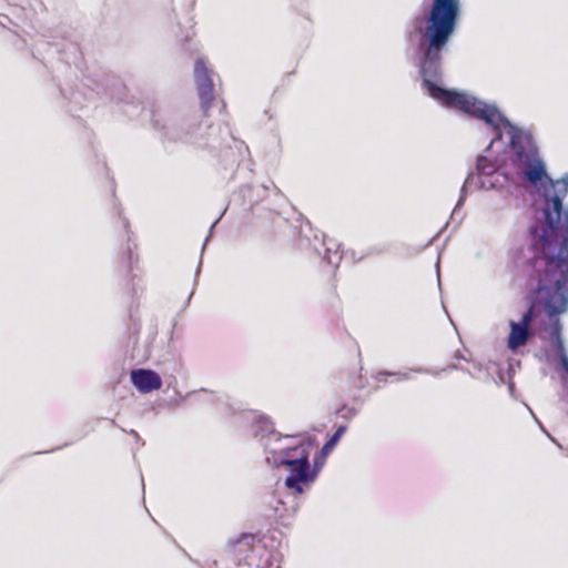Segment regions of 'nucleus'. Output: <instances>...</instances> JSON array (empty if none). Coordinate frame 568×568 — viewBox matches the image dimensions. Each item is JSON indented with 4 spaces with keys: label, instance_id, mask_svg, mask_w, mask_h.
<instances>
[{
    "label": "nucleus",
    "instance_id": "obj_5",
    "mask_svg": "<svg viewBox=\"0 0 568 568\" xmlns=\"http://www.w3.org/2000/svg\"><path fill=\"white\" fill-rule=\"evenodd\" d=\"M253 436L261 443L265 462L274 467H283L286 459L296 454L307 443L297 440L295 436H283L275 430L274 423L265 415H255L252 423Z\"/></svg>",
    "mask_w": 568,
    "mask_h": 568
},
{
    "label": "nucleus",
    "instance_id": "obj_18",
    "mask_svg": "<svg viewBox=\"0 0 568 568\" xmlns=\"http://www.w3.org/2000/svg\"><path fill=\"white\" fill-rule=\"evenodd\" d=\"M201 265H202V260H200V262H199V266H197L196 272H195V280L197 278V276L200 274Z\"/></svg>",
    "mask_w": 568,
    "mask_h": 568
},
{
    "label": "nucleus",
    "instance_id": "obj_8",
    "mask_svg": "<svg viewBox=\"0 0 568 568\" xmlns=\"http://www.w3.org/2000/svg\"><path fill=\"white\" fill-rule=\"evenodd\" d=\"M193 73L201 108L206 113L215 100L214 77L216 74L207 65L204 57H199L195 60Z\"/></svg>",
    "mask_w": 568,
    "mask_h": 568
},
{
    "label": "nucleus",
    "instance_id": "obj_15",
    "mask_svg": "<svg viewBox=\"0 0 568 568\" xmlns=\"http://www.w3.org/2000/svg\"><path fill=\"white\" fill-rule=\"evenodd\" d=\"M219 220H220V219H217V220H216V221L211 225V227H210V233H212V231H213V229L215 227V225L217 224ZM209 235H211V234H209ZM209 237H210V236H207V237H206V240H205V242H204V244H203V246H202V252H203V251H204V248H205V245H206V243H207V241H209Z\"/></svg>",
    "mask_w": 568,
    "mask_h": 568
},
{
    "label": "nucleus",
    "instance_id": "obj_23",
    "mask_svg": "<svg viewBox=\"0 0 568 568\" xmlns=\"http://www.w3.org/2000/svg\"><path fill=\"white\" fill-rule=\"evenodd\" d=\"M132 292H133V294H135V292H136L135 287H134V284L132 285Z\"/></svg>",
    "mask_w": 568,
    "mask_h": 568
},
{
    "label": "nucleus",
    "instance_id": "obj_19",
    "mask_svg": "<svg viewBox=\"0 0 568 568\" xmlns=\"http://www.w3.org/2000/svg\"><path fill=\"white\" fill-rule=\"evenodd\" d=\"M130 434H131L132 436H134L135 438H139V434H138L135 430H133V429H132V430L130 432Z\"/></svg>",
    "mask_w": 568,
    "mask_h": 568
},
{
    "label": "nucleus",
    "instance_id": "obj_1",
    "mask_svg": "<svg viewBox=\"0 0 568 568\" xmlns=\"http://www.w3.org/2000/svg\"><path fill=\"white\" fill-rule=\"evenodd\" d=\"M483 121L493 138L483 154L476 159L475 171L464 181L459 199L450 219L459 224L460 212L468 191L507 190L519 180L542 190L545 206L541 219L529 226L530 245L515 257L519 276L530 292V305L518 322L510 321L507 346L515 352L532 337L531 324L539 310L549 317L545 331L549 347L542 349L548 363L560 361L568 374V355L562 338L559 315L568 310V173L560 179L548 175L538 143L531 131L509 121L503 111H463Z\"/></svg>",
    "mask_w": 568,
    "mask_h": 568
},
{
    "label": "nucleus",
    "instance_id": "obj_13",
    "mask_svg": "<svg viewBox=\"0 0 568 568\" xmlns=\"http://www.w3.org/2000/svg\"><path fill=\"white\" fill-rule=\"evenodd\" d=\"M296 511H297V505L294 504L291 507H286L285 503L282 499L275 500L274 517L282 525H284V526L288 525L291 518L295 515Z\"/></svg>",
    "mask_w": 568,
    "mask_h": 568
},
{
    "label": "nucleus",
    "instance_id": "obj_25",
    "mask_svg": "<svg viewBox=\"0 0 568 568\" xmlns=\"http://www.w3.org/2000/svg\"><path fill=\"white\" fill-rule=\"evenodd\" d=\"M445 371H447V367L442 368V372H445ZM437 372H438V374L440 373V371H437Z\"/></svg>",
    "mask_w": 568,
    "mask_h": 568
},
{
    "label": "nucleus",
    "instance_id": "obj_2",
    "mask_svg": "<svg viewBox=\"0 0 568 568\" xmlns=\"http://www.w3.org/2000/svg\"><path fill=\"white\" fill-rule=\"evenodd\" d=\"M141 111L150 118L163 143H190L211 152H221L235 142L229 123L206 125L204 133L202 124L194 118H181L153 104L143 106Z\"/></svg>",
    "mask_w": 568,
    "mask_h": 568
},
{
    "label": "nucleus",
    "instance_id": "obj_12",
    "mask_svg": "<svg viewBox=\"0 0 568 568\" xmlns=\"http://www.w3.org/2000/svg\"><path fill=\"white\" fill-rule=\"evenodd\" d=\"M418 373V374H428L437 376L438 372L430 369V368H410L407 372H388V371H381L376 374V379L381 382H385V377L393 376L396 378V381H409L412 379V374Z\"/></svg>",
    "mask_w": 568,
    "mask_h": 568
},
{
    "label": "nucleus",
    "instance_id": "obj_17",
    "mask_svg": "<svg viewBox=\"0 0 568 568\" xmlns=\"http://www.w3.org/2000/svg\"><path fill=\"white\" fill-rule=\"evenodd\" d=\"M448 369H459V371L465 372V368H464V367H459V366H457V365H455V364H453V365L448 366Z\"/></svg>",
    "mask_w": 568,
    "mask_h": 568
},
{
    "label": "nucleus",
    "instance_id": "obj_6",
    "mask_svg": "<svg viewBox=\"0 0 568 568\" xmlns=\"http://www.w3.org/2000/svg\"><path fill=\"white\" fill-rule=\"evenodd\" d=\"M312 444H306L290 459L283 464L286 467L287 476L284 480L285 487L293 494H304L316 480L318 474L323 467V462H320V456H315L313 464H311L310 457L312 452Z\"/></svg>",
    "mask_w": 568,
    "mask_h": 568
},
{
    "label": "nucleus",
    "instance_id": "obj_11",
    "mask_svg": "<svg viewBox=\"0 0 568 568\" xmlns=\"http://www.w3.org/2000/svg\"><path fill=\"white\" fill-rule=\"evenodd\" d=\"M314 251L333 267H337L342 261L339 244L325 235H323L318 245L314 244Z\"/></svg>",
    "mask_w": 568,
    "mask_h": 568
},
{
    "label": "nucleus",
    "instance_id": "obj_9",
    "mask_svg": "<svg viewBox=\"0 0 568 568\" xmlns=\"http://www.w3.org/2000/svg\"><path fill=\"white\" fill-rule=\"evenodd\" d=\"M131 382L143 394L160 389L162 379L160 375L148 368H136L131 372Z\"/></svg>",
    "mask_w": 568,
    "mask_h": 568
},
{
    "label": "nucleus",
    "instance_id": "obj_14",
    "mask_svg": "<svg viewBox=\"0 0 568 568\" xmlns=\"http://www.w3.org/2000/svg\"><path fill=\"white\" fill-rule=\"evenodd\" d=\"M347 427L345 425H341L337 427L332 437L323 445L320 453L316 456H320V462L325 463L326 456L334 449L341 437L346 432Z\"/></svg>",
    "mask_w": 568,
    "mask_h": 568
},
{
    "label": "nucleus",
    "instance_id": "obj_22",
    "mask_svg": "<svg viewBox=\"0 0 568 568\" xmlns=\"http://www.w3.org/2000/svg\"><path fill=\"white\" fill-rule=\"evenodd\" d=\"M190 40H191V38H185L184 43H185V44H189V43H190Z\"/></svg>",
    "mask_w": 568,
    "mask_h": 568
},
{
    "label": "nucleus",
    "instance_id": "obj_4",
    "mask_svg": "<svg viewBox=\"0 0 568 568\" xmlns=\"http://www.w3.org/2000/svg\"><path fill=\"white\" fill-rule=\"evenodd\" d=\"M267 536L242 534L227 542V550L236 568H280V554ZM209 568H227L224 560H215Z\"/></svg>",
    "mask_w": 568,
    "mask_h": 568
},
{
    "label": "nucleus",
    "instance_id": "obj_10",
    "mask_svg": "<svg viewBox=\"0 0 568 568\" xmlns=\"http://www.w3.org/2000/svg\"><path fill=\"white\" fill-rule=\"evenodd\" d=\"M121 225L126 234V247L120 260L123 267L126 268L128 274L131 275L132 281L138 277L135 270H138V255L134 253L136 248L135 242L132 240V233L129 230V221L122 216V213H119Z\"/></svg>",
    "mask_w": 568,
    "mask_h": 568
},
{
    "label": "nucleus",
    "instance_id": "obj_20",
    "mask_svg": "<svg viewBox=\"0 0 568 568\" xmlns=\"http://www.w3.org/2000/svg\"><path fill=\"white\" fill-rule=\"evenodd\" d=\"M547 436L551 439V442H554V443H555V444H557L559 447H561V445H559V444L557 443V440H556L554 437H551L549 434H547Z\"/></svg>",
    "mask_w": 568,
    "mask_h": 568
},
{
    "label": "nucleus",
    "instance_id": "obj_3",
    "mask_svg": "<svg viewBox=\"0 0 568 568\" xmlns=\"http://www.w3.org/2000/svg\"><path fill=\"white\" fill-rule=\"evenodd\" d=\"M69 49L73 51V59H70L65 52L62 53V59L65 63H74L75 68L82 73V87L88 89V92H82L79 88L69 90L61 89V94L64 100L68 101L65 108L68 112L74 113L81 110L87 102L97 97H109L111 101L118 104L124 103L122 109L123 113L130 118L138 115L140 110V103L126 102L128 89L118 80L115 77L109 74L105 70L100 67L91 65L82 70V58L78 51V45L73 42L69 43Z\"/></svg>",
    "mask_w": 568,
    "mask_h": 568
},
{
    "label": "nucleus",
    "instance_id": "obj_21",
    "mask_svg": "<svg viewBox=\"0 0 568 568\" xmlns=\"http://www.w3.org/2000/svg\"><path fill=\"white\" fill-rule=\"evenodd\" d=\"M456 357H457V358H462V359H466V358H465L462 354H459V353H457V354H456Z\"/></svg>",
    "mask_w": 568,
    "mask_h": 568
},
{
    "label": "nucleus",
    "instance_id": "obj_26",
    "mask_svg": "<svg viewBox=\"0 0 568 568\" xmlns=\"http://www.w3.org/2000/svg\"><path fill=\"white\" fill-rule=\"evenodd\" d=\"M539 426H540V429H542V432H545V433H546V430H545L544 426H541V424H540V423H539Z\"/></svg>",
    "mask_w": 568,
    "mask_h": 568
},
{
    "label": "nucleus",
    "instance_id": "obj_16",
    "mask_svg": "<svg viewBox=\"0 0 568 568\" xmlns=\"http://www.w3.org/2000/svg\"><path fill=\"white\" fill-rule=\"evenodd\" d=\"M436 268H437V278H438V285L440 286V278H439V258L436 262Z\"/></svg>",
    "mask_w": 568,
    "mask_h": 568
},
{
    "label": "nucleus",
    "instance_id": "obj_7",
    "mask_svg": "<svg viewBox=\"0 0 568 568\" xmlns=\"http://www.w3.org/2000/svg\"><path fill=\"white\" fill-rule=\"evenodd\" d=\"M459 13L458 0H434L424 36H450Z\"/></svg>",
    "mask_w": 568,
    "mask_h": 568
},
{
    "label": "nucleus",
    "instance_id": "obj_24",
    "mask_svg": "<svg viewBox=\"0 0 568 568\" xmlns=\"http://www.w3.org/2000/svg\"><path fill=\"white\" fill-rule=\"evenodd\" d=\"M445 371H447V367L442 368V372H445ZM437 372H438V374L440 373V371H437Z\"/></svg>",
    "mask_w": 568,
    "mask_h": 568
}]
</instances>
